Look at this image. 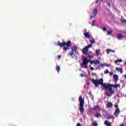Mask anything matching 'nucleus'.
Masks as SVG:
<instances>
[{
	"label": "nucleus",
	"mask_w": 126,
	"mask_h": 126,
	"mask_svg": "<svg viewBox=\"0 0 126 126\" xmlns=\"http://www.w3.org/2000/svg\"><path fill=\"white\" fill-rule=\"evenodd\" d=\"M92 82L94 84L95 87H98L99 85H101L103 89L105 90V94L107 97H111L115 94V91L113 90V87L114 88H120L121 87V85L120 84L113 85L110 83H103L104 82L103 78H100L99 80L93 79L92 80Z\"/></svg>",
	"instance_id": "f257e3e1"
},
{
	"label": "nucleus",
	"mask_w": 126,
	"mask_h": 126,
	"mask_svg": "<svg viewBox=\"0 0 126 126\" xmlns=\"http://www.w3.org/2000/svg\"><path fill=\"white\" fill-rule=\"evenodd\" d=\"M79 101L80 103L79 105V110L81 114H83L84 113V108H83V106H84V98H82V96H80L79 97Z\"/></svg>",
	"instance_id": "f03ea898"
},
{
	"label": "nucleus",
	"mask_w": 126,
	"mask_h": 126,
	"mask_svg": "<svg viewBox=\"0 0 126 126\" xmlns=\"http://www.w3.org/2000/svg\"><path fill=\"white\" fill-rule=\"evenodd\" d=\"M57 45L61 48L63 47H65V46L66 47H70V46H71V41L70 40H69L67 42H65V41H63L62 43H61L60 41H58L57 43Z\"/></svg>",
	"instance_id": "7ed1b4c3"
},
{
	"label": "nucleus",
	"mask_w": 126,
	"mask_h": 126,
	"mask_svg": "<svg viewBox=\"0 0 126 126\" xmlns=\"http://www.w3.org/2000/svg\"><path fill=\"white\" fill-rule=\"evenodd\" d=\"M88 59L87 57H83V63L81 64V66L85 67V68H88Z\"/></svg>",
	"instance_id": "20e7f679"
},
{
	"label": "nucleus",
	"mask_w": 126,
	"mask_h": 126,
	"mask_svg": "<svg viewBox=\"0 0 126 126\" xmlns=\"http://www.w3.org/2000/svg\"><path fill=\"white\" fill-rule=\"evenodd\" d=\"M92 44H89L88 46H86L83 48L82 52L84 55H87L88 54V49L90 48H92Z\"/></svg>",
	"instance_id": "39448f33"
},
{
	"label": "nucleus",
	"mask_w": 126,
	"mask_h": 126,
	"mask_svg": "<svg viewBox=\"0 0 126 126\" xmlns=\"http://www.w3.org/2000/svg\"><path fill=\"white\" fill-rule=\"evenodd\" d=\"M106 108H112L113 107V103L111 102L108 101L106 104Z\"/></svg>",
	"instance_id": "423d86ee"
},
{
	"label": "nucleus",
	"mask_w": 126,
	"mask_h": 126,
	"mask_svg": "<svg viewBox=\"0 0 126 126\" xmlns=\"http://www.w3.org/2000/svg\"><path fill=\"white\" fill-rule=\"evenodd\" d=\"M113 78H114V82H117L118 80H119V76L117 74H115L113 75Z\"/></svg>",
	"instance_id": "0eeeda50"
},
{
	"label": "nucleus",
	"mask_w": 126,
	"mask_h": 126,
	"mask_svg": "<svg viewBox=\"0 0 126 126\" xmlns=\"http://www.w3.org/2000/svg\"><path fill=\"white\" fill-rule=\"evenodd\" d=\"M98 11V9L97 8L94 9L93 11V16L95 17L96 15H97V12Z\"/></svg>",
	"instance_id": "6e6552de"
},
{
	"label": "nucleus",
	"mask_w": 126,
	"mask_h": 126,
	"mask_svg": "<svg viewBox=\"0 0 126 126\" xmlns=\"http://www.w3.org/2000/svg\"><path fill=\"white\" fill-rule=\"evenodd\" d=\"M121 113V110H120L119 108L116 109L115 112H114V115L115 116H117V115H119Z\"/></svg>",
	"instance_id": "1a4fd4ad"
},
{
	"label": "nucleus",
	"mask_w": 126,
	"mask_h": 126,
	"mask_svg": "<svg viewBox=\"0 0 126 126\" xmlns=\"http://www.w3.org/2000/svg\"><path fill=\"white\" fill-rule=\"evenodd\" d=\"M104 124L107 126H112V123L111 122H109V121L105 120L104 122Z\"/></svg>",
	"instance_id": "9d476101"
},
{
	"label": "nucleus",
	"mask_w": 126,
	"mask_h": 126,
	"mask_svg": "<svg viewBox=\"0 0 126 126\" xmlns=\"http://www.w3.org/2000/svg\"><path fill=\"white\" fill-rule=\"evenodd\" d=\"M116 70H117V71H119L120 73H123V68H122V67H117L116 68Z\"/></svg>",
	"instance_id": "9b49d317"
},
{
	"label": "nucleus",
	"mask_w": 126,
	"mask_h": 126,
	"mask_svg": "<svg viewBox=\"0 0 126 126\" xmlns=\"http://www.w3.org/2000/svg\"><path fill=\"white\" fill-rule=\"evenodd\" d=\"M71 51H72L73 52H76L77 51V47L76 46H75L71 48Z\"/></svg>",
	"instance_id": "f8f14e48"
},
{
	"label": "nucleus",
	"mask_w": 126,
	"mask_h": 126,
	"mask_svg": "<svg viewBox=\"0 0 126 126\" xmlns=\"http://www.w3.org/2000/svg\"><path fill=\"white\" fill-rule=\"evenodd\" d=\"M84 35L86 38H87L88 39H89V38H90V34H89V32H85Z\"/></svg>",
	"instance_id": "ddd939ff"
},
{
	"label": "nucleus",
	"mask_w": 126,
	"mask_h": 126,
	"mask_svg": "<svg viewBox=\"0 0 126 126\" xmlns=\"http://www.w3.org/2000/svg\"><path fill=\"white\" fill-rule=\"evenodd\" d=\"M101 66H102V67H103V66H112V64H107V63H104V64H101Z\"/></svg>",
	"instance_id": "4468645a"
},
{
	"label": "nucleus",
	"mask_w": 126,
	"mask_h": 126,
	"mask_svg": "<svg viewBox=\"0 0 126 126\" xmlns=\"http://www.w3.org/2000/svg\"><path fill=\"white\" fill-rule=\"evenodd\" d=\"M111 52H113V53H115V51L114 50H112L111 49H107L106 50L107 54H110V53H111Z\"/></svg>",
	"instance_id": "2eb2a0df"
},
{
	"label": "nucleus",
	"mask_w": 126,
	"mask_h": 126,
	"mask_svg": "<svg viewBox=\"0 0 126 126\" xmlns=\"http://www.w3.org/2000/svg\"><path fill=\"white\" fill-rule=\"evenodd\" d=\"M123 37H124L123 34H122L121 33L118 34V39H119V40H121V39H122L123 38Z\"/></svg>",
	"instance_id": "dca6fc26"
},
{
	"label": "nucleus",
	"mask_w": 126,
	"mask_h": 126,
	"mask_svg": "<svg viewBox=\"0 0 126 126\" xmlns=\"http://www.w3.org/2000/svg\"><path fill=\"white\" fill-rule=\"evenodd\" d=\"M115 63H122L123 62V60L122 59H118L117 60H115Z\"/></svg>",
	"instance_id": "f3484780"
},
{
	"label": "nucleus",
	"mask_w": 126,
	"mask_h": 126,
	"mask_svg": "<svg viewBox=\"0 0 126 126\" xmlns=\"http://www.w3.org/2000/svg\"><path fill=\"white\" fill-rule=\"evenodd\" d=\"M56 70L58 71V72H60V71H61V67H60V66L57 65L56 66Z\"/></svg>",
	"instance_id": "a211bd4d"
},
{
	"label": "nucleus",
	"mask_w": 126,
	"mask_h": 126,
	"mask_svg": "<svg viewBox=\"0 0 126 126\" xmlns=\"http://www.w3.org/2000/svg\"><path fill=\"white\" fill-rule=\"evenodd\" d=\"M90 45H92V44H94V43H95V40L94 39H90Z\"/></svg>",
	"instance_id": "6ab92c4d"
},
{
	"label": "nucleus",
	"mask_w": 126,
	"mask_h": 126,
	"mask_svg": "<svg viewBox=\"0 0 126 126\" xmlns=\"http://www.w3.org/2000/svg\"><path fill=\"white\" fill-rule=\"evenodd\" d=\"M92 126H98V123H97V122H94L92 123Z\"/></svg>",
	"instance_id": "aec40b11"
},
{
	"label": "nucleus",
	"mask_w": 126,
	"mask_h": 126,
	"mask_svg": "<svg viewBox=\"0 0 126 126\" xmlns=\"http://www.w3.org/2000/svg\"><path fill=\"white\" fill-rule=\"evenodd\" d=\"M69 55H70V57H72V56H73V55H74V52L71 50V51L69 53Z\"/></svg>",
	"instance_id": "412c9836"
},
{
	"label": "nucleus",
	"mask_w": 126,
	"mask_h": 126,
	"mask_svg": "<svg viewBox=\"0 0 126 126\" xmlns=\"http://www.w3.org/2000/svg\"><path fill=\"white\" fill-rule=\"evenodd\" d=\"M94 64H97V63H98L99 64L100 63V62H99V61H98V60L94 61Z\"/></svg>",
	"instance_id": "4be33fe9"
},
{
	"label": "nucleus",
	"mask_w": 126,
	"mask_h": 126,
	"mask_svg": "<svg viewBox=\"0 0 126 126\" xmlns=\"http://www.w3.org/2000/svg\"><path fill=\"white\" fill-rule=\"evenodd\" d=\"M112 31H108L107 32V35H112Z\"/></svg>",
	"instance_id": "5701e85b"
},
{
	"label": "nucleus",
	"mask_w": 126,
	"mask_h": 126,
	"mask_svg": "<svg viewBox=\"0 0 126 126\" xmlns=\"http://www.w3.org/2000/svg\"><path fill=\"white\" fill-rule=\"evenodd\" d=\"M95 53H96V55H99L100 54V50H96L95 51Z\"/></svg>",
	"instance_id": "b1692460"
},
{
	"label": "nucleus",
	"mask_w": 126,
	"mask_h": 126,
	"mask_svg": "<svg viewBox=\"0 0 126 126\" xmlns=\"http://www.w3.org/2000/svg\"><path fill=\"white\" fill-rule=\"evenodd\" d=\"M99 109V106L96 105L94 108V110H98Z\"/></svg>",
	"instance_id": "393cba45"
},
{
	"label": "nucleus",
	"mask_w": 126,
	"mask_h": 126,
	"mask_svg": "<svg viewBox=\"0 0 126 126\" xmlns=\"http://www.w3.org/2000/svg\"><path fill=\"white\" fill-rule=\"evenodd\" d=\"M95 117L96 118H100V117H101V115L99 114L96 113L95 114Z\"/></svg>",
	"instance_id": "a878e982"
},
{
	"label": "nucleus",
	"mask_w": 126,
	"mask_h": 126,
	"mask_svg": "<svg viewBox=\"0 0 126 126\" xmlns=\"http://www.w3.org/2000/svg\"><path fill=\"white\" fill-rule=\"evenodd\" d=\"M114 107H115V108H116V109H119V105H118V104H115V105H114Z\"/></svg>",
	"instance_id": "bb28decb"
},
{
	"label": "nucleus",
	"mask_w": 126,
	"mask_h": 126,
	"mask_svg": "<svg viewBox=\"0 0 126 126\" xmlns=\"http://www.w3.org/2000/svg\"><path fill=\"white\" fill-rule=\"evenodd\" d=\"M68 47H64L63 49L64 50V51H67V50H68Z\"/></svg>",
	"instance_id": "cd10ccee"
},
{
	"label": "nucleus",
	"mask_w": 126,
	"mask_h": 126,
	"mask_svg": "<svg viewBox=\"0 0 126 126\" xmlns=\"http://www.w3.org/2000/svg\"><path fill=\"white\" fill-rule=\"evenodd\" d=\"M104 73H105V74H106V73H109V70H108V69H106V70L104 71Z\"/></svg>",
	"instance_id": "c85d7f7f"
},
{
	"label": "nucleus",
	"mask_w": 126,
	"mask_h": 126,
	"mask_svg": "<svg viewBox=\"0 0 126 126\" xmlns=\"http://www.w3.org/2000/svg\"><path fill=\"white\" fill-rule=\"evenodd\" d=\"M103 31H106L107 30V28L103 27L102 29Z\"/></svg>",
	"instance_id": "c756f323"
},
{
	"label": "nucleus",
	"mask_w": 126,
	"mask_h": 126,
	"mask_svg": "<svg viewBox=\"0 0 126 126\" xmlns=\"http://www.w3.org/2000/svg\"><path fill=\"white\" fill-rule=\"evenodd\" d=\"M95 25V20H94L92 24V26H94Z\"/></svg>",
	"instance_id": "7c9ffc66"
},
{
	"label": "nucleus",
	"mask_w": 126,
	"mask_h": 126,
	"mask_svg": "<svg viewBox=\"0 0 126 126\" xmlns=\"http://www.w3.org/2000/svg\"><path fill=\"white\" fill-rule=\"evenodd\" d=\"M76 126H81V124H80V123H78V124H77Z\"/></svg>",
	"instance_id": "2f4dec72"
},
{
	"label": "nucleus",
	"mask_w": 126,
	"mask_h": 126,
	"mask_svg": "<svg viewBox=\"0 0 126 126\" xmlns=\"http://www.w3.org/2000/svg\"><path fill=\"white\" fill-rule=\"evenodd\" d=\"M61 58H62V56L59 55V56H58V60H59V59H61Z\"/></svg>",
	"instance_id": "473e14b6"
},
{
	"label": "nucleus",
	"mask_w": 126,
	"mask_h": 126,
	"mask_svg": "<svg viewBox=\"0 0 126 126\" xmlns=\"http://www.w3.org/2000/svg\"><path fill=\"white\" fill-rule=\"evenodd\" d=\"M88 57L89 58L90 60H91V56H90V55H88Z\"/></svg>",
	"instance_id": "72a5a7b5"
},
{
	"label": "nucleus",
	"mask_w": 126,
	"mask_h": 126,
	"mask_svg": "<svg viewBox=\"0 0 126 126\" xmlns=\"http://www.w3.org/2000/svg\"><path fill=\"white\" fill-rule=\"evenodd\" d=\"M90 63H91V64H93V63H94V61H91Z\"/></svg>",
	"instance_id": "f704fd0d"
},
{
	"label": "nucleus",
	"mask_w": 126,
	"mask_h": 126,
	"mask_svg": "<svg viewBox=\"0 0 126 126\" xmlns=\"http://www.w3.org/2000/svg\"><path fill=\"white\" fill-rule=\"evenodd\" d=\"M80 75L81 76V77H83V76H84V75H83L82 73L80 74Z\"/></svg>",
	"instance_id": "c9c22d12"
},
{
	"label": "nucleus",
	"mask_w": 126,
	"mask_h": 126,
	"mask_svg": "<svg viewBox=\"0 0 126 126\" xmlns=\"http://www.w3.org/2000/svg\"><path fill=\"white\" fill-rule=\"evenodd\" d=\"M107 4H108V6H111V3H110V2H108Z\"/></svg>",
	"instance_id": "e433bc0d"
},
{
	"label": "nucleus",
	"mask_w": 126,
	"mask_h": 126,
	"mask_svg": "<svg viewBox=\"0 0 126 126\" xmlns=\"http://www.w3.org/2000/svg\"><path fill=\"white\" fill-rule=\"evenodd\" d=\"M91 70H94V67H91Z\"/></svg>",
	"instance_id": "4c0bfd02"
},
{
	"label": "nucleus",
	"mask_w": 126,
	"mask_h": 126,
	"mask_svg": "<svg viewBox=\"0 0 126 126\" xmlns=\"http://www.w3.org/2000/svg\"><path fill=\"white\" fill-rule=\"evenodd\" d=\"M110 75H113V72H110L109 73Z\"/></svg>",
	"instance_id": "58836bf2"
},
{
	"label": "nucleus",
	"mask_w": 126,
	"mask_h": 126,
	"mask_svg": "<svg viewBox=\"0 0 126 126\" xmlns=\"http://www.w3.org/2000/svg\"><path fill=\"white\" fill-rule=\"evenodd\" d=\"M98 2H99V0H96L95 1V3H98Z\"/></svg>",
	"instance_id": "ea45409f"
},
{
	"label": "nucleus",
	"mask_w": 126,
	"mask_h": 126,
	"mask_svg": "<svg viewBox=\"0 0 126 126\" xmlns=\"http://www.w3.org/2000/svg\"><path fill=\"white\" fill-rule=\"evenodd\" d=\"M112 118H114V116H111V117H108L107 119H112Z\"/></svg>",
	"instance_id": "a19ab883"
},
{
	"label": "nucleus",
	"mask_w": 126,
	"mask_h": 126,
	"mask_svg": "<svg viewBox=\"0 0 126 126\" xmlns=\"http://www.w3.org/2000/svg\"><path fill=\"white\" fill-rule=\"evenodd\" d=\"M91 61L90 60V59H89V60H88V63H91Z\"/></svg>",
	"instance_id": "79ce46f5"
},
{
	"label": "nucleus",
	"mask_w": 126,
	"mask_h": 126,
	"mask_svg": "<svg viewBox=\"0 0 126 126\" xmlns=\"http://www.w3.org/2000/svg\"><path fill=\"white\" fill-rule=\"evenodd\" d=\"M93 17H94V16H91V17H90L91 19H92V18H93Z\"/></svg>",
	"instance_id": "37998d69"
},
{
	"label": "nucleus",
	"mask_w": 126,
	"mask_h": 126,
	"mask_svg": "<svg viewBox=\"0 0 126 126\" xmlns=\"http://www.w3.org/2000/svg\"><path fill=\"white\" fill-rule=\"evenodd\" d=\"M89 94L90 95V96H91L92 94H91V92H89Z\"/></svg>",
	"instance_id": "c03bdc74"
},
{
	"label": "nucleus",
	"mask_w": 126,
	"mask_h": 126,
	"mask_svg": "<svg viewBox=\"0 0 126 126\" xmlns=\"http://www.w3.org/2000/svg\"><path fill=\"white\" fill-rule=\"evenodd\" d=\"M124 77H125V78H126V74L125 75Z\"/></svg>",
	"instance_id": "a18cd8bd"
},
{
	"label": "nucleus",
	"mask_w": 126,
	"mask_h": 126,
	"mask_svg": "<svg viewBox=\"0 0 126 126\" xmlns=\"http://www.w3.org/2000/svg\"><path fill=\"white\" fill-rule=\"evenodd\" d=\"M98 67H100V66H98Z\"/></svg>",
	"instance_id": "49530a36"
},
{
	"label": "nucleus",
	"mask_w": 126,
	"mask_h": 126,
	"mask_svg": "<svg viewBox=\"0 0 126 126\" xmlns=\"http://www.w3.org/2000/svg\"><path fill=\"white\" fill-rule=\"evenodd\" d=\"M85 31H86V30H85Z\"/></svg>",
	"instance_id": "de8ad7c7"
}]
</instances>
